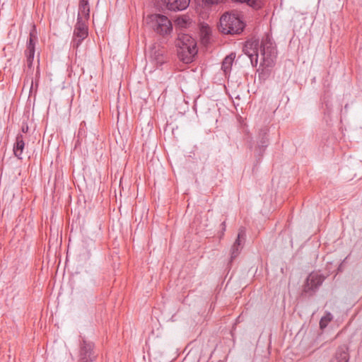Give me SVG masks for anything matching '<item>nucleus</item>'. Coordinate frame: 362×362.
I'll list each match as a JSON object with an SVG mask.
<instances>
[{
  "label": "nucleus",
  "instance_id": "4be33fe9",
  "mask_svg": "<svg viewBox=\"0 0 362 362\" xmlns=\"http://www.w3.org/2000/svg\"><path fill=\"white\" fill-rule=\"evenodd\" d=\"M39 78H40V69H39V66H37V68L36 74H35V87H36V88H37V86H38Z\"/></svg>",
  "mask_w": 362,
  "mask_h": 362
},
{
  "label": "nucleus",
  "instance_id": "a211bd4d",
  "mask_svg": "<svg viewBox=\"0 0 362 362\" xmlns=\"http://www.w3.org/2000/svg\"><path fill=\"white\" fill-rule=\"evenodd\" d=\"M263 68L259 70L258 69L257 71H258V77H259V80L261 81H266L270 76L271 74V70H270V67H267V66H262Z\"/></svg>",
  "mask_w": 362,
  "mask_h": 362
},
{
  "label": "nucleus",
  "instance_id": "4468645a",
  "mask_svg": "<svg viewBox=\"0 0 362 362\" xmlns=\"http://www.w3.org/2000/svg\"><path fill=\"white\" fill-rule=\"evenodd\" d=\"M165 52L163 47L158 49H156V47L152 49L151 57L153 60L155 61L157 66H160L168 62V57L167 54H165Z\"/></svg>",
  "mask_w": 362,
  "mask_h": 362
},
{
  "label": "nucleus",
  "instance_id": "6e6552de",
  "mask_svg": "<svg viewBox=\"0 0 362 362\" xmlns=\"http://www.w3.org/2000/svg\"><path fill=\"white\" fill-rule=\"evenodd\" d=\"M269 129L267 127L262 128L258 134L257 144L255 148V157L256 159V163L255 166H257L262 160L266 148L269 144V139L268 136Z\"/></svg>",
  "mask_w": 362,
  "mask_h": 362
},
{
  "label": "nucleus",
  "instance_id": "f3484780",
  "mask_svg": "<svg viewBox=\"0 0 362 362\" xmlns=\"http://www.w3.org/2000/svg\"><path fill=\"white\" fill-rule=\"evenodd\" d=\"M235 58V53H230V54L227 55L224 59L222 62L221 69L226 74L228 72L230 71L233 61Z\"/></svg>",
  "mask_w": 362,
  "mask_h": 362
},
{
  "label": "nucleus",
  "instance_id": "6ab92c4d",
  "mask_svg": "<svg viewBox=\"0 0 362 362\" xmlns=\"http://www.w3.org/2000/svg\"><path fill=\"white\" fill-rule=\"evenodd\" d=\"M333 319L332 315L329 312H327L325 315L320 319V328L321 329H324L327 327L329 322H330Z\"/></svg>",
  "mask_w": 362,
  "mask_h": 362
},
{
  "label": "nucleus",
  "instance_id": "9d476101",
  "mask_svg": "<svg viewBox=\"0 0 362 362\" xmlns=\"http://www.w3.org/2000/svg\"><path fill=\"white\" fill-rule=\"evenodd\" d=\"M259 49H260L259 39H250L244 45L243 52L250 59L252 66L257 64Z\"/></svg>",
  "mask_w": 362,
  "mask_h": 362
},
{
  "label": "nucleus",
  "instance_id": "f8f14e48",
  "mask_svg": "<svg viewBox=\"0 0 362 362\" xmlns=\"http://www.w3.org/2000/svg\"><path fill=\"white\" fill-rule=\"evenodd\" d=\"M166 8L172 11H179L186 9L190 0H161Z\"/></svg>",
  "mask_w": 362,
  "mask_h": 362
},
{
  "label": "nucleus",
  "instance_id": "aec40b11",
  "mask_svg": "<svg viewBox=\"0 0 362 362\" xmlns=\"http://www.w3.org/2000/svg\"><path fill=\"white\" fill-rule=\"evenodd\" d=\"M204 6L209 8L221 2L223 0H202Z\"/></svg>",
  "mask_w": 362,
  "mask_h": 362
},
{
  "label": "nucleus",
  "instance_id": "dca6fc26",
  "mask_svg": "<svg viewBox=\"0 0 362 362\" xmlns=\"http://www.w3.org/2000/svg\"><path fill=\"white\" fill-rule=\"evenodd\" d=\"M25 148V142L23 140V136L22 134H18L16 136V141L13 145V154L18 159L21 160V155L23 153V149Z\"/></svg>",
  "mask_w": 362,
  "mask_h": 362
},
{
  "label": "nucleus",
  "instance_id": "423d86ee",
  "mask_svg": "<svg viewBox=\"0 0 362 362\" xmlns=\"http://www.w3.org/2000/svg\"><path fill=\"white\" fill-rule=\"evenodd\" d=\"M87 21H86L81 17L77 18L71 42V47L74 49H77L81 42L88 36V28L86 24Z\"/></svg>",
  "mask_w": 362,
  "mask_h": 362
},
{
  "label": "nucleus",
  "instance_id": "cd10ccee",
  "mask_svg": "<svg viewBox=\"0 0 362 362\" xmlns=\"http://www.w3.org/2000/svg\"><path fill=\"white\" fill-rule=\"evenodd\" d=\"M31 84H32V85H31V90H32V89H33V79H32Z\"/></svg>",
  "mask_w": 362,
  "mask_h": 362
},
{
  "label": "nucleus",
  "instance_id": "20e7f679",
  "mask_svg": "<svg viewBox=\"0 0 362 362\" xmlns=\"http://www.w3.org/2000/svg\"><path fill=\"white\" fill-rule=\"evenodd\" d=\"M260 53L262 56L261 66L272 67L275 64L277 51L272 39L269 34H267L261 42Z\"/></svg>",
  "mask_w": 362,
  "mask_h": 362
},
{
  "label": "nucleus",
  "instance_id": "0eeeda50",
  "mask_svg": "<svg viewBox=\"0 0 362 362\" xmlns=\"http://www.w3.org/2000/svg\"><path fill=\"white\" fill-rule=\"evenodd\" d=\"M38 41L37 32L35 25H33L30 30L29 37L27 41L26 49L25 54L26 56V62L28 69H33V62L35 52V45Z\"/></svg>",
  "mask_w": 362,
  "mask_h": 362
},
{
  "label": "nucleus",
  "instance_id": "393cba45",
  "mask_svg": "<svg viewBox=\"0 0 362 362\" xmlns=\"http://www.w3.org/2000/svg\"><path fill=\"white\" fill-rule=\"evenodd\" d=\"M323 100H324L323 104H325V105L326 106V108L327 110H329V103L328 101L325 100V97L323 98Z\"/></svg>",
  "mask_w": 362,
  "mask_h": 362
},
{
  "label": "nucleus",
  "instance_id": "5701e85b",
  "mask_svg": "<svg viewBox=\"0 0 362 362\" xmlns=\"http://www.w3.org/2000/svg\"><path fill=\"white\" fill-rule=\"evenodd\" d=\"M28 125L27 124H23L21 127V131L23 133H27L28 131Z\"/></svg>",
  "mask_w": 362,
  "mask_h": 362
},
{
  "label": "nucleus",
  "instance_id": "412c9836",
  "mask_svg": "<svg viewBox=\"0 0 362 362\" xmlns=\"http://www.w3.org/2000/svg\"><path fill=\"white\" fill-rule=\"evenodd\" d=\"M189 18L187 17H181L178 18L176 21L178 25H180L182 27L187 28V26L189 25Z\"/></svg>",
  "mask_w": 362,
  "mask_h": 362
},
{
  "label": "nucleus",
  "instance_id": "9b49d317",
  "mask_svg": "<svg viewBox=\"0 0 362 362\" xmlns=\"http://www.w3.org/2000/svg\"><path fill=\"white\" fill-rule=\"evenodd\" d=\"M245 230L243 228H240L238 237L236 240H235L233 245L231 247L230 249V262L231 263L233 259H235L240 254V251L242 250L243 247V245L245 240Z\"/></svg>",
  "mask_w": 362,
  "mask_h": 362
},
{
  "label": "nucleus",
  "instance_id": "a878e982",
  "mask_svg": "<svg viewBox=\"0 0 362 362\" xmlns=\"http://www.w3.org/2000/svg\"><path fill=\"white\" fill-rule=\"evenodd\" d=\"M342 270H343V269H342V263H341V264H339V266L338 267V268H337V273H339V272H342Z\"/></svg>",
  "mask_w": 362,
  "mask_h": 362
},
{
  "label": "nucleus",
  "instance_id": "2eb2a0df",
  "mask_svg": "<svg viewBox=\"0 0 362 362\" xmlns=\"http://www.w3.org/2000/svg\"><path fill=\"white\" fill-rule=\"evenodd\" d=\"M82 18L86 21H88L90 18V4L89 0H79L78 13L77 18Z\"/></svg>",
  "mask_w": 362,
  "mask_h": 362
},
{
  "label": "nucleus",
  "instance_id": "7ed1b4c3",
  "mask_svg": "<svg viewBox=\"0 0 362 362\" xmlns=\"http://www.w3.org/2000/svg\"><path fill=\"white\" fill-rule=\"evenodd\" d=\"M146 24L159 35L165 37L173 30V24L170 19L160 13L148 15L146 18Z\"/></svg>",
  "mask_w": 362,
  "mask_h": 362
},
{
  "label": "nucleus",
  "instance_id": "bb28decb",
  "mask_svg": "<svg viewBox=\"0 0 362 362\" xmlns=\"http://www.w3.org/2000/svg\"><path fill=\"white\" fill-rule=\"evenodd\" d=\"M348 108H349V104H346V105H344V109H345V110H348Z\"/></svg>",
  "mask_w": 362,
  "mask_h": 362
},
{
  "label": "nucleus",
  "instance_id": "ddd939ff",
  "mask_svg": "<svg viewBox=\"0 0 362 362\" xmlns=\"http://www.w3.org/2000/svg\"><path fill=\"white\" fill-rule=\"evenodd\" d=\"M349 346L342 344L337 349L334 358L330 362H349Z\"/></svg>",
  "mask_w": 362,
  "mask_h": 362
},
{
  "label": "nucleus",
  "instance_id": "b1692460",
  "mask_svg": "<svg viewBox=\"0 0 362 362\" xmlns=\"http://www.w3.org/2000/svg\"><path fill=\"white\" fill-rule=\"evenodd\" d=\"M221 230H222L221 231V233H222L221 235H223L224 231L226 230V222L225 221L222 222L221 224Z\"/></svg>",
  "mask_w": 362,
  "mask_h": 362
},
{
  "label": "nucleus",
  "instance_id": "1a4fd4ad",
  "mask_svg": "<svg viewBox=\"0 0 362 362\" xmlns=\"http://www.w3.org/2000/svg\"><path fill=\"white\" fill-rule=\"evenodd\" d=\"M325 277L322 274L310 273L303 284V293L313 296L322 284Z\"/></svg>",
  "mask_w": 362,
  "mask_h": 362
},
{
  "label": "nucleus",
  "instance_id": "39448f33",
  "mask_svg": "<svg viewBox=\"0 0 362 362\" xmlns=\"http://www.w3.org/2000/svg\"><path fill=\"white\" fill-rule=\"evenodd\" d=\"M81 339L78 343V362H93L98 354L95 350V344L90 341L86 340L84 337L80 336Z\"/></svg>",
  "mask_w": 362,
  "mask_h": 362
},
{
  "label": "nucleus",
  "instance_id": "f03ea898",
  "mask_svg": "<svg viewBox=\"0 0 362 362\" xmlns=\"http://www.w3.org/2000/svg\"><path fill=\"white\" fill-rule=\"evenodd\" d=\"M246 26L243 20L237 14L225 13L219 21L218 30L224 35H240Z\"/></svg>",
  "mask_w": 362,
  "mask_h": 362
},
{
  "label": "nucleus",
  "instance_id": "f257e3e1",
  "mask_svg": "<svg viewBox=\"0 0 362 362\" xmlns=\"http://www.w3.org/2000/svg\"><path fill=\"white\" fill-rule=\"evenodd\" d=\"M177 57L185 64L193 62L198 52L197 41L188 34L179 33L175 41Z\"/></svg>",
  "mask_w": 362,
  "mask_h": 362
}]
</instances>
